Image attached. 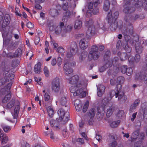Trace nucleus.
Listing matches in <instances>:
<instances>
[{
    "label": "nucleus",
    "instance_id": "dca6fc26",
    "mask_svg": "<svg viewBox=\"0 0 147 147\" xmlns=\"http://www.w3.org/2000/svg\"><path fill=\"white\" fill-rule=\"evenodd\" d=\"M123 11L125 13H133L135 10V7L132 6L124 7Z\"/></svg>",
    "mask_w": 147,
    "mask_h": 147
},
{
    "label": "nucleus",
    "instance_id": "0e129e2a",
    "mask_svg": "<svg viewBox=\"0 0 147 147\" xmlns=\"http://www.w3.org/2000/svg\"><path fill=\"white\" fill-rule=\"evenodd\" d=\"M128 60L129 62L132 64H133L135 62L134 57L131 56H130L128 57Z\"/></svg>",
    "mask_w": 147,
    "mask_h": 147
},
{
    "label": "nucleus",
    "instance_id": "13d9d810",
    "mask_svg": "<svg viewBox=\"0 0 147 147\" xmlns=\"http://www.w3.org/2000/svg\"><path fill=\"white\" fill-rule=\"evenodd\" d=\"M15 44L11 41L10 43L8 45V48L10 50H13L14 49L15 46L14 45Z\"/></svg>",
    "mask_w": 147,
    "mask_h": 147
},
{
    "label": "nucleus",
    "instance_id": "f257e3e1",
    "mask_svg": "<svg viewBox=\"0 0 147 147\" xmlns=\"http://www.w3.org/2000/svg\"><path fill=\"white\" fill-rule=\"evenodd\" d=\"M113 11L111 10L108 13L107 17L108 22L110 25V28L111 31H114L117 28V22L116 21L119 15V13L116 11L113 13Z\"/></svg>",
    "mask_w": 147,
    "mask_h": 147
},
{
    "label": "nucleus",
    "instance_id": "393cba45",
    "mask_svg": "<svg viewBox=\"0 0 147 147\" xmlns=\"http://www.w3.org/2000/svg\"><path fill=\"white\" fill-rule=\"evenodd\" d=\"M79 79V77L77 75H75L72 77L70 79L69 83L72 84H76Z\"/></svg>",
    "mask_w": 147,
    "mask_h": 147
},
{
    "label": "nucleus",
    "instance_id": "8fccbe9b",
    "mask_svg": "<svg viewBox=\"0 0 147 147\" xmlns=\"http://www.w3.org/2000/svg\"><path fill=\"white\" fill-rule=\"evenodd\" d=\"M83 92V90L82 88L77 89L75 91V92H74L73 95L74 96H77Z\"/></svg>",
    "mask_w": 147,
    "mask_h": 147
},
{
    "label": "nucleus",
    "instance_id": "a19ab883",
    "mask_svg": "<svg viewBox=\"0 0 147 147\" xmlns=\"http://www.w3.org/2000/svg\"><path fill=\"white\" fill-rule=\"evenodd\" d=\"M119 68L117 67H114L113 69V72L112 74V76L114 78L116 76L119 72Z\"/></svg>",
    "mask_w": 147,
    "mask_h": 147
},
{
    "label": "nucleus",
    "instance_id": "5701e85b",
    "mask_svg": "<svg viewBox=\"0 0 147 147\" xmlns=\"http://www.w3.org/2000/svg\"><path fill=\"white\" fill-rule=\"evenodd\" d=\"M111 137L113 140L112 142L109 144V147H116L117 144V142L116 141L117 138V137L114 135H111Z\"/></svg>",
    "mask_w": 147,
    "mask_h": 147
},
{
    "label": "nucleus",
    "instance_id": "a211bd4d",
    "mask_svg": "<svg viewBox=\"0 0 147 147\" xmlns=\"http://www.w3.org/2000/svg\"><path fill=\"white\" fill-rule=\"evenodd\" d=\"M135 49L137 53L138 54L141 53L143 50V47L140 42L135 44Z\"/></svg>",
    "mask_w": 147,
    "mask_h": 147
},
{
    "label": "nucleus",
    "instance_id": "f3484780",
    "mask_svg": "<svg viewBox=\"0 0 147 147\" xmlns=\"http://www.w3.org/2000/svg\"><path fill=\"white\" fill-rule=\"evenodd\" d=\"M88 10L87 11L86 16L87 17H91L92 15V11L91 10L93 7V4L92 2H90L88 3Z\"/></svg>",
    "mask_w": 147,
    "mask_h": 147
},
{
    "label": "nucleus",
    "instance_id": "6ab92c4d",
    "mask_svg": "<svg viewBox=\"0 0 147 147\" xmlns=\"http://www.w3.org/2000/svg\"><path fill=\"white\" fill-rule=\"evenodd\" d=\"M10 20V18L8 14H6L5 16L4 19L2 24V28H4L7 26L9 24Z\"/></svg>",
    "mask_w": 147,
    "mask_h": 147
},
{
    "label": "nucleus",
    "instance_id": "09e8293b",
    "mask_svg": "<svg viewBox=\"0 0 147 147\" xmlns=\"http://www.w3.org/2000/svg\"><path fill=\"white\" fill-rule=\"evenodd\" d=\"M111 55V52L109 51H107L105 53L104 56V59L105 60H107L109 57Z\"/></svg>",
    "mask_w": 147,
    "mask_h": 147
},
{
    "label": "nucleus",
    "instance_id": "49530a36",
    "mask_svg": "<svg viewBox=\"0 0 147 147\" xmlns=\"http://www.w3.org/2000/svg\"><path fill=\"white\" fill-rule=\"evenodd\" d=\"M132 21H135L138 19L140 17V16L137 14H134L131 15Z\"/></svg>",
    "mask_w": 147,
    "mask_h": 147
},
{
    "label": "nucleus",
    "instance_id": "aec40b11",
    "mask_svg": "<svg viewBox=\"0 0 147 147\" xmlns=\"http://www.w3.org/2000/svg\"><path fill=\"white\" fill-rule=\"evenodd\" d=\"M105 89V87L103 85H100L97 88V95L99 97L102 96L104 93Z\"/></svg>",
    "mask_w": 147,
    "mask_h": 147
},
{
    "label": "nucleus",
    "instance_id": "f03ea898",
    "mask_svg": "<svg viewBox=\"0 0 147 147\" xmlns=\"http://www.w3.org/2000/svg\"><path fill=\"white\" fill-rule=\"evenodd\" d=\"M143 67L144 69V70L142 71L140 74H137L135 76V79L136 80H144L145 83H147V57H146L143 60Z\"/></svg>",
    "mask_w": 147,
    "mask_h": 147
},
{
    "label": "nucleus",
    "instance_id": "6e6d98bb",
    "mask_svg": "<svg viewBox=\"0 0 147 147\" xmlns=\"http://www.w3.org/2000/svg\"><path fill=\"white\" fill-rule=\"evenodd\" d=\"M118 58L117 57H114L112 60H111V62L112 63V65H116L118 63Z\"/></svg>",
    "mask_w": 147,
    "mask_h": 147
},
{
    "label": "nucleus",
    "instance_id": "bf43d9fd",
    "mask_svg": "<svg viewBox=\"0 0 147 147\" xmlns=\"http://www.w3.org/2000/svg\"><path fill=\"white\" fill-rule=\"evenodd\" d=\"M21 143L22 147H30L29 144L25 141H22Z\"/></svg>",
    "mask_w": 147,
    "mask_h": 147
},
{
    "label": "nucleus",
    "instance_id": "79ce46f5",
    "mask_svg": "<svg viewBox=\"0 0 147 147\" xmlns=\"http://www.w3.org/2000/svg\"><path fill=\"white\" fill-rule=\"evenodd\" d=\"M127 57V54L125 53H123L120 54V58L121 61H123L126 60Z\"/></svg>",
    "mask_w": 147,
    "mask_h": 147
},
{
    "label": "nucleus",
    "instance_id": "473e14b6",
    "mask_svg": "<svg viewBox=\"0 0 147 147\" xmlns=\"http://www.w3.org/2000/svg\"><path fill=\"white\" fill-rule=\"evenodd\" d=\"M64 16L63 17L62 19V21L64 22L65 21V20H66V21H67L68 18H69L71 15V12L67 10V11H65L64 13Z\"/></svg>",
    "mask_w": 147,
    "mask_h": 147
},
{
    "label": "nucleus",
    "instance_id": "4be33fe9",
    "mask_svg": "<svg viewBox=\"0 0 147 147\" xmlns=\"http://www.w3.org/2000/svg\"><path fill=\"white\" fill-rule=\"evenodd\" d=\"M76 109L78 111H80L82 109V104L79 100H76L74 102Z\"/></svg>",
    "mask_w": 147,
    "mask_h": 147
},
{
    "label": "nucleus",
    "instance_id": "a18cd8bd",
    "mask_svg": "<svg viewBox=\"0 0 147 147\" xmlns=\"http://www.w3.org/2000/svg\"><path fill=\"white\" fill-rule=\"evenodd\" d=\"M22 51L20 49H18L16 51L14 54L15 57H20L22 55Z\"/></svg>",
    "mask_w": 147,
    "mask_h": 147
},
{
    "label": "nucleus",
    "instance_id": "e2e57ef3",
    "mask_svg": "<svg viewBox=\"0 0 147 147\" xmlns=\"http://www.w3.org/2000/svg\"><path fill=\"white\" fill-rule=\"evenodd\" d=\"M92 13L94 15H97L99 13V9L97 7H94L92 10Z\"/></svg>",
    "mask_w": 147,
    "mask_h": 147
},
{
    "label": "nucleus",
    "instance_id": "a878e982",
    "mask_svg": "<svg viewBox=\"0 0 147 147\" xmlns=\"http://www.w3.org/2000/svg\"><path fill=\"white\" fill-rule=\"evenodd\" d=\"M69 49L77 53L78 50V47L76 42H73L71 43Z\"/></svg>",
    "mask_w": 147,
    "mask_h": 147
},
{
    "label": "nucleus",
    "instance_id": "412c9836",
    "mask_svg": "<svg viewBox=\"0 0 147 147\" xmlns=\"http://www.w3.org/2000/svg\"><path fill=\"white\" fill-rule=\"evenodd\" d=\"M116 107L115 105H113L107 109L108 110L107 113V117H110Z\"/></svg>",
    "mask_w": 147,
    "mask_h": 147
},
{
    "label": "nucleus",
    "instance_id": "c756f323",
    "mask_svg": "<svg viewBox=\"0 0 147 147\" xmlns=\"http://www.w3.org/2000/svg\"><path fill=\"white\" fill-rule=\"evenodd\" d=\"M41 63L39 62L35 65L34 71L36 74H39L40 72Z\"/></svg>",
    "mask_w": 147,
    "mask_h": 147
},
{
    "label": "nucleus",
    "instance_id": "338daca9",
    "mask_svg": "<svg viewBox=\"0 0 147 147\" xmlns=\"http://www.w3.org/2000/svg\"><path fill=\"white\" fill-rule=\"evenodd\" d=\"M135 62L136 63L139 62L140 60V55L137 54L134 57Z\"/></svg>",
    "mask_w": 147,
    "mask_h": 147
},
{
    "label": "nucleus",
    "instance_id": "c03bdc74",
    "mask_svg": "<svg viewBox=\"0 0 147 147\" xmlns=\"http://www.w3.org/2000/svg\"><path fill=\"white\" fill-rule=\"evenodd\" d=\"M15 102V100L14 99H12L9 102L7 106V108L10 109L12 108L14 105Z\"/></svg>",
    "mask_w": 147,
    "mask_h": 147
},
{
    "label": "nucleus",
    "instance_id": "20e7f679",
    "mask_svg": "<svg viewBox=\"0 0 147 147\" xmlns=\"http://www.w3.org/2000/svg\"><path fill=\"white\" fill-rule=\"evenodd\" d=\"M68 110H65L63 107H62L59 109L57 111V113L59 116V119L60 121L63 120L64 123H66L69 119V112Z\"/></svg>",
    "mask_w": 147,
    "mask_h": 147
},
{
    "label": "nucleus",
    "instance_id": "864d4df0",
    "mask_svg": "<svg viewBox=\"0 0 147 147\" xmlns=\"http://www.w3.org/2000/svg\"><path fill=\"white\" fill-rule=\"evenodd\" d=\"M127 66L126 65H123L121 66L120 67V69L121 72L123 74H125L127 71Z\"/></svg>",
    "mask_w": 147,
    "mask_h": 147
},
{
    "label": "nucleus",
    "instance_id": "4d7b16f0",
    "mask_svg": "<svg viewBox=\"0 0 147 147\" xmlns=\"http://www.w3.org/2000/svg\"><path fill=\"white\" fill-rule=\"evenodd\" d=\"M117 83H122L124 81V78L122 76H119L117 78Z\"/></svg>",
    "mask_w": 147,
    "mask_h": 147
},
{
    "label": "nucleus",
    "instance_id": "423d86ee",
    "mask_svg": "<svg viewBox=\"0 0 147 147\" xmlns=\"http://www.w3.org/2000/svg\"><path fill=\"white\" fill-rule=\"evenodd\" d=\"M121 32L123 35H132L134 33V28L131 24H129V25H124L122 28Z\"/></svg>",
    "mask_w": 147,
    "mask_h": 147
},
{
    "label": "nucleus",
    "instance_id": "680f3d73",
    "mask_svg": "<svg viewBox=\"0 0 147 147\" xmlns=\"http://www.w3.org/2000/svg\"><path fill=\"white\" fill-rule=\"evenodd\" d=\"M132 69L131 68H127V71L125 73L127 75L130 76L132 74Z\"/></svg>",
    "mask_w": 147,
    "mask_h": 147
},
{
    "label": "nucleus",
    "instance_id": "1a4fd4ad",
    "mask_svg": "<svg viewBox=\"0 0 147 147\" xmlns=\"http://www.w3.org/2000/svg\"><path fill=\"white\" fill-rule=\"evenodd\" d=\"M95 33V28L94 26L88 27V29L86 31V38L89 39L94 35Z\"/></svg>",
    "mask_w": 147,
    "mask_h": 147
},
{
    "label": "nucleus",
    "instance_id": "b1692460",
    "mask_svg": "<svg viewBox=\"0 0 147 147\" xmlns=\"http://www.w3.org/2000/svg\"><path fill=\"white\" fill-rule=\"evenodd\" d=\"M58 122L55 120H51L50 121V124L51 126L54 130H57L59 129Z\"/></svg>",
    "mask_w": 147,
    "mask_h": 147
},
{
    "label": "nucleus",
    "instance_id": "ea45409f",
    "mask_svg": "<svg viewBox=\"0 0 147 147\" xmlns=\"http://www.w3.org/2000/svg\"><path fill=\"white\" fill-rule=\"evenodd\" d=\"M95 110L94 108L91 109L89 111L88 115L91 118H93L95 115Z\"/></svg>",
    "mask_w": 147,
    "mask_h": 147
},
{
    "label": "nucleus",
    "instance_id": "cd10ccee",
    "mask_svg": "<svg viewBox=\"0 0 147 147\" xmlns=\"http://www.w3.org/2000/svg\"><path fill=\"white\" fill-rule=\"evenodd\" d=\"M140 102V100L138 99L135 100L133 104L131 106L129 110L132 111L133 110L135 109L136 107L139 104Z\"/></svg>",
    "mask_w": 147,
    "mask_h": 147
},
{
    "label": "nucleus",
    "instance_id": "f704fd0d",
    "mask_svg": "<svg viewBox=\"0 0 147 147\" xmlns=\"http://www.w3.org/2000/svg\"><path fill=\"white\" fill-rule=\"evenodd\" d=\"M139 130L138 129L136 131H135L132 134V136L131 137L132 140H135L136 139L138 136L139 134Z\"/></svg>",
    "mask_w": 147,
    "mask_h": 147
},
{
    "label": "nucleus",
    "instance_id": "2eb2a0df",
    "mask_svg": "<svg viewBox=\"0 0 147 147\" xmlns=\"http://www.w3.org/2000/svg\"><path fill=\"white\" fill-rule=\"evenodd\" d=\"M69 63L67 62L65 63L63 67V69L66 74L68 75L71 73L73 72V69L69 66Z\"/></svg>",
    "mask_w": 147,
    "mask_h": 147
},
{
    "label": "nucleus",
    "instance_id": "c85d7f7f",
    "mask_svg": "<svg viewBox=\"0 0 147 147\" xmlns=\"http://www.w3.org/2000/svg\"><path fill=\"white\" fill-rule=\"evenodd\" d=\"M124 19L126 25H129V24H131L130 22H132L131 16L130 15H125L124 16Z\"/></svg>",
    "mask_w": 147,
    "mask_h": 147
},
{
    "label": "nucleus",
    "instance_id": "c9c22d12",
    "mask_svg": "<svg viewBox=\"0 0 147 147\" xmlns=\"http://www.w3.org/2000/svg\"><path fill=\"white\" fill-rule=\"evenodd\" d=\"M20 105H17L16 106L14 109L13 116L15 118H16L18 116L20 110Z\"/></svg>",
    "mask_w": 147,
    "mask_h": 147
},
{
    "label": "nucleus",
    "instance_id": "0eeeda50",
    "mask_svg": "<svg viewBox=\"0 0 147 147\" xmlns=\"http://www.w3.org/2000/svg\"><path fill=\"white\" fill-rule=\"evenodd\" d=\"M51 88L53 91L55 92H58L60 89L59 78H56L53 80L51 84Z\"/></svg>",
    "mask_w": 147,
    "mask_h": 147
},
{
    "label": "nucleus",
    "instance_id": "2f4dec72",
    "mask_svg": "<svg viewBox=\"0 0 147 147\" xmlns=\"http://www.w3.org/2000/svg\"><path fill=\"white\" fill-rule=\"evenodd\" d=\"M110 3L109 0H105L103 5V9L105 11H108L109 8Z\"/></svg>",
    "mask_w": 147,
    "mask_h": 147
},
{
    "label": "nucleus",
    "instance_id": "de8ad7c7",
    "mask_svg": "<svg viewBox=\"0 0 147 147\" xmlns=\"http://www.w3.org/2000/svg\"><path fill=\"white\" fill-rule=\"evenodd\" d=\"M89 105V102L88 101H86L83 107L82 110V111L83 112L85 113L87 111Z\"/></svg>",
    "mask_w": 147,
    "mask_h": 147
},
{
    "label": "nucleus",
    "instance_id": "4c0bfd02",
    "mask_svg": "<svg viewBox=\"0 0 147 147\" xmlns=\"http://www.w3.org/2000/svg\"><path fill=\"white\" fill-rule=\"evenodd\" d=\"M98 47L96 45H93L92 46L90 51L89 53L98 52Z\"/></svg>",
    "mask_w": 147,
    "mask_h": 147
},
{
    "label": "nucleus",
    "instance_id": "6e6552de",
    "mask_svg": "<svg viewBox=\"0 0 147 147\" xmlns=\"http://www.w3.org/2000/svg\"><path fill=\"white\" fill-rule=\"evenodd\" d=\"M65 28L66 27L64 26V23L60 22L59 25L55 29V33L57 34H59L62 33H65L64 30Z\"/></svg>",
    "mask_w": 147,
    "mask_h": 147
},
{
    "label": "nucleus",
    "instance_id": "72a5a7b5",
    "mask_svg": "<svg viewBox=\"0 0 147 147\" xmlns=\"http://www.w3.org/2000/svg\"><path fill=\"white\" fill-rule=\"evenodd\" d=\"M49 13L50 15L53 17L57 16L59 14V12L58 10L55 9H51Z\"/></svg>",
    "mask_w": 147,
    "mask_h": 147
},
{
    "label": "nucleus",
    "instance_id": "3c124183",
    "mask_svg": "<svg viewBox=\"0 0 147 147\" xmlns=\"http://www.w3.org/2000/svg\"><path fill=\"white\" fill-rule=\"evenodd\" d=\"M105 68L107 69L109 67H111L112 65V63L111 61L109 60L105 62L104 65Z\"/></svg>",
    "mask_w": 147,
    "mask_h": 147
},
{
    "label": "nucleus",
    "instance_id": "9b49d317",
    "mask_svg": "<svg viewBox=\"0 0 147 147\" xmlns=\"http://www.w3.org/2000/svg\"><path fill=\"white\" fill-rule=\"evenodd\" d=\"M109 94L111 97H113L115 95L116 98L118 97V99H119L121 98L123 94V92L119 91L118 89H117L116 90V91L113 90H111Z\"/></svg>",
    "mask_w": 147,
    "mask_h": 147
},
{
    "label": "nucleus",
    "instance_id": "69168bd1",
    "mask_svg": "<svg viewBox=\"0 0 147 147\" xmlns=\"http://www.w3.org/2000/svg\"><path fill=\"white\" fill-rule=\"evenodd\" d=\"M43 71L46 76L48 77L49 75V71L47 67L45 66L44 67Z\"/></svg>",
    "mask_w": 147,
    "mask_h": 147
},
{
    "label": "nucleus",
    "instance_id": "f8f14e48",
    "mask_svg": "<svg viewBox=\"0 0 147 147\" xmlns=\"http://www.w3.org/2000/svg\"><path fill=\"white\" fill-rule=\"evenodd\" d=\"M81 49L84 50L86 49L88 46V40L85 38H83L80 40L79 43Z\"/></svg>",
    "mask_w": 147,
    "mask_h": 147
},
{
    "label": "nucleus",
    "instance_id": "e433bc0d",
    "mask_svg": "<svg viewBox=\"0 0 147 147\" xmlns=\"http://www.w3.org/2000/svg\"><path fill=\"white\" fill-rule=\"evenodd\" d=\"M47 109L49 116L52 117L53 115L54 111L51 107L49 106L47 108Z\"/></svg>",
    "mask_w": 147,
    "mask_h": 147
},
{
    "label": "nucleus",
    "instance_id": "37998d69",
    "mask_svg": "<svg viewBox=\"0 0 147 147\" xmlns=\"http://www.w3.org/2000/svg\"><path fill=\"white\" fill-rule=\"evenodd\" d=\"M120 122V121L119 120L113 121L110 124V126L113 128L116 127L118 126Z\"/></svg>",
    "mask_w": 147,
    "mask_h": 147
},
{
    "label": "nucleus",
    "instance_id": "774afa93",
    "mask_svg": "<svg viewBox=\"0 0 147 147\" xmlns=\"http://www.w3.org/2000/svg\"><path fill=\"white\" fill-rule=\"evenodd\" d=\"M72 29V26L70 25H68L67 28L66 27L65 29H64V32H70Z\"/></svg>",
    "mask_w": 147,
    "mask_h": 147
},
{
    "label": "nucleus",
    "instance_id": "39448f33",
    "mask_svg": "<svg viewBox=\"0 0 147 147\" xmlns=\"http://www.w3.org/2000/svg\"><path fill=\"white\" fill-rule=\"evenodd\" d=\"M4 72L3 73V76L4 77V80L6 82H8L12 80L13 79L14 75L10 72V68L8 66H6L4 69Z\"/></svg>",
    "mask_w": 147,
    "mask_h": 147
},
{
    "label": "nucleus",
    "instance_id": "4468645a",
    "mask_svg": "<svg viewBox=\"0 0 147 147\" xmlns=\"http://www.w3.org/2000/svg\"><path fill=\"white\" fill-rule=\"evenodd\" d=\"M67 100L65 96L62 97L59 100V102L61 105L63 106L62 107L65 108V110L67 111L69 109V107L67 105Z\"/></svg>",
    "mask_w": 147,
    "mask_h": 147
},
{
    "label": "nucleus",
    "instance_id": "7ed1b4c3",
    "mask_svg": "<svg viewBox=\"0 0 147 147\" xmlns=\"http://www.w3.org/2000/svg\"><path fill=\"white\" fill-rule=\"evenodd\" d=\"M12 84V82L11 81L7 84L6 86L1 90V92L2 94H7L2 100V102L3 103H6L10 99L11 93L10 92V90Z\"/></svg>",
    "mask_w": 147,
    "mask_h": 147
},
{
    "label": "nucleus",
    "instance_id": "052dcab7",
    "mask_svg": "<svg viewBox=\"0 0 147 147\" xmlns=\"http://www.w3.org/2000/svg\"><path fill=\"white\" fill-rule=\"evenodd\" d=\"M62 134L64 137L65 138H67L69 136L68 132L66 129H64L62 131Z\"/></svg>",
    "mask_w": 147,
    "mask_h": 147
},
{
    "label": "nucleus",
    "instance_id": "603ef678",
    "mask_svg": "<svg viewBox=\"0 0 147 147\" xmlns=\"http://www.w3.org/2000/svg\"><path fill=\"white\" fill-rule=\"evenodd\" d=\"M2 127L4 131L6 132L9 131L11 129V127L9 126L3 125Z\"/></svg>",
    "mask_w": 147,
    "mask_h": 147
},
{
    "label": "nucleus",
    "instance_id": "9d476101",
    "mask_svg": "<svg viewBox=\"0 0 147 147\" xmlns=\"http://www.w3.org/2000/svg\"><path fill=\"white\" fill-rule=\"evenodd\" d=\"M100 55V53L99 52L89 53L88 58L89 60L90 61H91L92 59L94 60H96L98 59Z\"/></svg>",
    "mask_w": 147,
    "mask_h": 147
},
{
    "label": "nucleus",
    "instance_id": "7c9ffc66",
    "mask_svg": "<svg viewBox=\"0 0 147 147\" xmlns=\"http://www.w3.org/2000/svg\"><path fill=\"white\" fill-rule=\"evenodd\" d=\"M123 48L127 53H130L132 50L131 47L129 46L128 43L122 44Z\"/></svg>",
    "mask_w": 147,
    "mask_h": 147
},
{
    "label": "nucleus",
    "instance_id": "5fc2aeb1",
    "mask_svg": "<svg viewBox=\"0 0 147 147\" xmlns=\"http://www.w3.org/2000/svg\"><path fill=\"white\" fill-rule=\"evenodd\" d=\"M124 114V112L123 111L120 110L117 113L116 116L117 117H118L119 118L121 119Z\"/></svg>",
    "mask_w": 147,
    "mask_h": 147
},
{
    "label": "nucleus",
    "instance_id": "58836bf2",
    "mask_svg": "<svg viewBox=\"0 0 147 147\" xmlns=\"http://www.w3.org/2000/svg\"><path fill=\"white\" fill-rule=\"evenodd\" d=\"M67 51L66 57L68 58H70L76 53L74 52V51H71L70 49H69Z\"/></svg>",
    "mask_w": 147,
    "mask_h": 147
},
{
    "label": "nucleus",
    "instance_id": "ddd939ff",
    "mask_svg": "<svg viewBox=\"0 0 147 147\" xmlns=\"http://www.w3.org/2000/svg\"><path fill=\"white\" fill-rule=\"evenodd\" d=\"M124 36V40L123 41L122 44H125L129 43L132 46L134 45V42L132 39H131L130 35H123Z\"/></svg>",
    "mask_w": 147,
    "mask_h": 147
},
{
    "label": "nucleus",
    "instance_id": "bb28decb",
    "mask_svg": "<svg viewBox=\"0 0 147 147\" xmlns=\"http://www.w3.org/2000/svg\"><path fill=\"white\" fill-rule=\"evenodd\" d=\"M82 26V21L79 20H76L75 22L74 25L75 29H79L81 28Z\"/></svg>",
    "mask_w": 147,
    "mask_h": 147
}]
</instances>
